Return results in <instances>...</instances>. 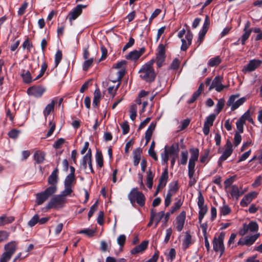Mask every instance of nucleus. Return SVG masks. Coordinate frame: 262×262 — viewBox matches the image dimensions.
<instances>
[{"label": "nucleus", "mask_w": 262, "mask_h": 262, "mask_svg": "<svg viewBox=\"0 0 262 262\" xmlns=\"http://www.w3.org/2000/svg\"><path fill=\"white\" fill-rule=\"evenodd\" d=\"M128 199L133 205L137 203L139 206L143 207L145 204V197L141 191H139L138 188H133L128 194Z\"/></svg>", "instance_id": "obj_1"}, {"label": "nucleus", "mask_w": 262, "mask_h": 262, "mask_svg": "<svg viewBox=\"0 0 262 262\" xmlns=\"http://www.w3.org/2000/svg\"><path fill=\"white\" fill-rule=\"evenodd\" d=\"M67 202V198H63L60 194L52 197L46 206L47 209H59L63 208Z\"/></svg>", "instance_id": "obj_2"}, {"label": "nucleus", "mask_w": 262, "mask_h": 262, "mask_svg": "<svg viewBox=\"0 0 262 262\" xmlns=\"http://www.w3.org/2000/svg\"><path fill=\"white\" fill-rule=\"evenodd\" d=\"M140 77L143 80L148 83H151L155 81L156 74L154 69H151L149 67L142 66L139 71Z\"/></svg>", "instance_id": "obj_3"}, {"label": "nucleus", "mask_w": 262, "mask_h": 262, "mask_svg": "<svg viewBox=\"0 0 262 262\" xmlns=\"http://www.w3.org/2000/svg\"><path fill=\"white\" fill-rule=\"evenodd\" d=\"M225 234L224 232L220 233L218 237L215 236L212 241L213 248L214 251L220 252V256H222L225 252V247L224 245V239Z\"/></svg>", "instance_id": "obj_4"}, {"label": "nucleus", "mask_w": 262, "mask_h": 262, "mask_svg": "<svg viewBox=\"0 0 262 262\" xmlns=\"http://www.w3.org/2000/svg\"><path fill=\"white\" fill-rule=\"evenodd\" d=\"M53 188L48 187L43 191L38 193L36 195V203L37 205H40L47 201L49 197L55 193Z\"/></svg>", "instance_id": "obj_5"}, {"label": "nucleus", "mask_w": 262, "mask_h": 262, "mask_svg": "<svg viewBox=\"0 0 262 262\" xmlns=\"http://www.w3.org/2000/svg\"><path fill=\"white\" fill-rule=\"evenodd\" d=\"M225 149L219 158V162H222L227 159L233 152V145L229 139H227L225 145Z\"/></svg>", "instance_id": "obj_6"}, {"label": "nucleus", "mask_w": 262, "mask_h": 262, "mask_svg": "<svg viewBox=\"0 0 262 262\" xmlns=\"http://www.w3.org/2000/svg\"><path fill=\"white\" fill-rule=\"evenodd\" d=\"M46 89L40 86H32L27 89L29 95H32L35 98H40L45 92Z\"/></svg>", "instance_id": "obj_7"}, {"label": "nucleus", "mask_w": 262, "mask_h": 262, "mask_svg": "<svg viewBox=\"0 0 262 262\" xmlns=\"http://www.w3.org/2000/svg\"><path fill=\"white\" fill-rule=\"evenodd\" d=\"M222 77L220 76H215L210 85L209 90L210 91L213 89H215L217 92H221L225 88H226V85L222 84Z\"/></svg>", "instance_id": "obj_8"}, {"label": "nucleus", "mask_w": 262, "mask_h": 262, "mask_svg": "<svg viewBox=\"0 0 262 262\" xmlns=\"http://www.w3.org/2000/svg\"><path fill=\"white\" fill-rule=\"evenodd\" d=\"M58 168H56L51 173V174L49 176L48 179V183L51 186L49 187L53 188V189H55V192H56L57 190V184L58 183Z\"/></svg>", "instance_id": "obj_9"}, {"label": "nucleus", "mask_w": 262, "mask_h": 262, "mask_svg": "<svg viewBox=\"0 0 262 262\" xmlns=\"http://www.w3.org/2000/svg\"><path fill=\"white\" fill-rule=\"evenodd\" d=\"M87 7L86 5H83L79 4L75 7L71 12L69 14L68 17L70 21L76 19L82 12V9L85 8Z\"/></svg>", "instance_id": "obj_10"}, {"label": "nucleus", "mask_w": 262, "mask_h": 262, "mask_svg": "<svg viewBox=\"0 0 262 262\" xmlns=\"http://www.w3.org/2000/svg\"><path fill=\"white\" fill-rule=\"evenodd\" d=\"M185 38L187 40V42L185 39L182 38L181 39L182 45L181 50L183 51H186L189 47L191 45L192 42L193 34L190 30H187L185 35Z\"/></svg>", "instance_id": "obj_11"}, {"label": "nucleus", "mask_w": 262, "mask_h": 262, "mask_svg": "<svg viewBox=\"0 0 262 262\" xmlns=\"http://www.w3.org/2000/svg\"><path fill=\"white\" fill-rule=\"evenodd\" d=\"M257 193L255 191L248 193L242 199L240 202V205L243 207H247L254 199L257 197Z\"/></svg>", "instance_id": "obj_12"}, {"label": "nucleus", "mask_w": 262, "mask_h": 262, "mask_svg": "<svg viewBox=\"0 0 262 262\" xmlns=\"http://www.w3.org/2000/svg\"><path fill=\"white\" fill-rule=\"evenodd\" d=\"M145 52V48L144 47L140 48L139 50H135L129 52V53L126 56V59L131 60H137Z\"/></svg>", "instance_id": "obj_13"}, {"label": "nucleus", "mask_w": 262, "mask_h": 262, "mask_svg": "<svg viewBox=\"0 0 262 262\" xmlns=\"http://www.w3.org/2000/svg\"><path fill=\"white\" fill-rule=\"evenodd\" d=\"M262 63V61L259 59H252L244 67L243 70L246 72H252L259 67Z\"/></svg>", "instance_id": "obj_14"}, {"label": "nucleus", "mask_w": 262, "mask_h": 262, "mask_svg": "<svg viewBox=\"0 0 262 262\" xmlns=\"http://www.w3.org/2000/svg\"><path fill=\"white\" fill-rule=\"evenodd\" d=\"M186 212L185 211H183L176 218V228L177 230L179 232L182 230L184 227V222L186 219Z\"/></svg>", "instance_id": "obj_15"}, {"label": "nucleus", "mask_w": 262, "mask_h": 262, "mask_svg": "<svg viewBox=\"0 0 262 262\" xmlns=\"http://www.w3.org/2000/svg\"><path fill=\"white\" fill-rule=\"evenodd\" d=\"M148 245V241H143L139 245L136 246L131 250V253L136 254L143 252L147 248Z\"/></svg>", "instance_id": "obj_16"}, {"label": "nucleus", "mask_w": 262, "mask_h": 262, "mask_svg": "<svg viewBox=\"0 0 262 262\" xmlns=\"http://www.w3.org/2000/svg\"><path fill=\"white\" fill-rule=\"evenodd\" d=\"M45 156L46 154L44 151L37 150L34 154V159L37 164H40L44 161Z\"/></svg>", "instance_id": "obj_17"}, {"label": "nucleus", "mask_w": 262, "mask_h": 262, "mask_svg": "<svg viewBox=\"0 0 262 262\" xmlns=\"http://www.w3.org/2000/svg\"><path fill=\"white\" fill-rule=\"evenodd\" d=\"M168 178V172L167 168H165L159 179V185H161L162 187L166 186Z\"/></svg>", "instance_id": "obj_18"}, {"label": "nucleus", "mask_w": 262, "mask_h": 262, "mask_svg": "<svg viewBox=\"0 0 262 262\" xmlns=\"http://www.w3.org/2000/svg\"><path fill=\"white\" fill-rule=\"evenodd\" d=\"M101 98V92L99 89L95 90L94 94V98L92 105L94 107H98L99 106Z\"/></svg>", "instance_id": "obj_19"}, {"label": "nucleus", "mask_w": 262, "mask_h": 262, "mask_svg": "<svg viewBox=\"0 0 262 262\" xmlns=\"http://www.w3.org/2000/svg\"><path fill=\"white\" fill-rule=\"evenodd\" d=\"M142 153V149L139 147L136 148L133 151L134 155V165L135 166L138 165L140 159H141V155Z\"/></svg>", "instance_id": "obj_20"}, {"label": "nucleus", "mask_w": 262, "mask_h": 262, "mask_svg": "<svg viewBox=\"0 0 262 262\" xmlns=\"http://www.w3.org/2000/svg\"><path fill=\"white\" fill-rule=\"evenodd\" d=\"M6 252L13 255L16 250V243L15 241H11L5 246Z\"/></svg>", "instance_id": "obj_21"}, {"label": "nucleus", "mask_w": 262, "mask_h": 262, "mask_svg": "<svg viewBox=\"0 0 262 262\" xmlns=\"http://www.w3.org/2000/svg\"><path fill=\"white\" fill-rule=\"evenodd\" d=\"M55 103L56 101L54 100H52L51 102L46 106L43 111L45 117H47L54 111Z\"/></svg>", "instance_id": "obj_22"}, {"label": "nucleus", "mask_w": 262, "mask_h": 262, "mask_svg": "<svg viewBox=\"0 0 262 262\" xmlns=\"http://www.w3.org/2000/svg\"><path fill=\"white\" fill-rule=\"evenodd\" d=\"M15 220V217L13 216H7L3 215L0 216V226H3L6 224L12 223Z\"/></svg>", "instance_id": "obj_23"}, {"label": "nucleus", "mask_w": 262, "mask_h": 262, "mask_svg": "<svg viewBox=\"0 0 262 262\" xmlns=\"http://www.w3.org/2000/svg\"><path fill=\"white\" fill-rule=\"evenodd\" d=\"M230 193L232 197L236 198V200H238L239 196L244 193L243 192L239 191L238 186L236 185H233L231 186V190Z\"/></svg>", "instance_id": "obj_24"}, {"label": "nucleus", "mask_w": 262, "mask_h": 262, "mask_svg": "<svg viewBox=\"0 0 262 262\" xmlns=\"http://www.w3.org/2000/svg\"><path fill=\"white\" fill-rule=\"evenodd\" d=\"M21 77L25 83H30L33 81L31 74L30 71L24 70L21 74Z\"/></svg>", "instance_id": "obj_25"}, {"label": "nucleus", "mask_w": 262, "mask_h": 262, "mask_svg": "<svg viewBox=\"0 0 262 262\" xmlns=\"http://www.w3.org/2000/svg\"><path fill=\"white\" fill-rule=\"evenodd\" d=\"M192 244L191 236L189 232L186 233L185 237L183 241V248L184 250L187 249Z\"/></svg>", "instance_id": "obj_26"}, {"label": "nucleus", "mask_w": 262, "mask_h": 262, "mask_svg": "<svg viewBox=\"0 0 262 262\" xmlns=\"http://www.w3.org/2000/svg\"><path fill=\"white\" fill-rule=\"evenodd\" d=\"M196 161H193L192 160H189L188 163V177L190 179H191L193 177L194 173V167L195 165Z\"/></svg>", "instance_id": "obj_27"}, {"label": "nucleus", "mask_w": 262, "mask_h": 262, "mask_svg": "<svg viewBox=\"0 0 262 262\" xmlns=\"http://www.w3.org/2000/svg\"><path fill=\"white\" fill-rule=\"evenodd\" d=\"M96 161L97 166L99 168H102L103 166V158L101 151L99 150H97L96 154Z\"/></svg>", "instance_id": "obj_28"}, {"label": "nucleus", "mask_w": 262, "mask_h": 262, "mask_svg": "<svg viewBox=\"0 0 262 262\" xmlns=\"http://www.w3.org/2000/svg\"><path fill=\"white\" fill-rule=\"evenodd\" d=\"M175 200L177 201L174 203L173 206L169 210L170 213H174L176 211L179 210L183 205V201H182L181 199L176 198Z\"/></svg>", "instance_id": "obj_29"}, {"label": "nucleus", "mask_w": 262, "mask_h": 262, "mask_svg": "<svg viewBox=\"0 0 262 262\" xmlns=\"http://www.w3.org/2000/svg\"><path fill=\"white\" fill-rule=\"evenodd\" d=\"M154 176V173H152L151 170L149 169L147 172V186L149 189H151L152 187Z\"/></svg>", "instance_id": "obj_30"}, {"label": "nucleus", "mask_w": 262, "mask_h": 262, "mask_svg": "<svg viewBox=\"0 0 262 262\" xmlns=\"http://www.w3.org/2000/svg\"><path fill=\"white\" fill-rule=\"evenodd\" d=\"M189 151L191 155L189 160L197 161L199 156V149L198 148H191Z\"/></svg>", "instance_id": "obj_31"}, {"label": "nucleus", "mask_w": 262, "mask_h": 262, "mask_svg": "<svg viewBox=\"0 0 262 262\" xmlns=\"http://www.w3.org/2000/svg\"><path fill=\"white\" fill-rule=\"evenodd\" d=\"M221 61L222 60L220 56H217L215 57L210 58L208 62V65L211 67H216L219 65Z\"/></svg>", "instance_id": "obj_32"}, {"label": "nucleus", "mask_w": 262, "mask_h": 262, "mask_svg": "<svg viewBox=\"0 0 262 262\" xmlns=\"http://www.w3.org/2000/svg\"><path fill=\"white\" fill-rule=\"evenodd\" d=\"M259 234H256L251 236H247L245 238L246 239V245L250 246L252 245L255 241L258 238Z\"/></svg>", "instance_id": "obj_33"}, {"label": "nucleus", "mask_w": 262, "mask_h": 262, "mask_svg": "<svg viewBox=\"0 0 262 262\" xmlns=\"http://www.w3.org/2000/svg\"><path fill=\"white\" fill-rule=\"evenodd\" d=\"M246 101V98L245 97H242L239 98L238 100L236 101L233 105H232L231 107V111H234L236 110L238 107H239L241 105H242L245 101Z\"/></svg>", "instance_id": "obj_34"}, {"label": "nucleus", "mask_w": 262, "mask_h": 262, "mask_svg": "<svg viewBox=\"0 0 262 262\" xmlns=\"http://www.w3.org/2000/svg\"><path fill=\"white\" fill-rule=\"evenodd\" d=\"M76 181L75 176L68 175L64 181V186H72Z\"/></svg>", "instance_id": "obj_35"}, {"label": "nucleus", "mask_w": 262, "mask_h": 262, "mask_svg": "<svg viewBox=\"0 0 262 262\" xmlns=\"http://www.w3.org/2000/svg\"><path fill=\"white\" fill-rule=\"evenodd\" d=\"M137 106L136 104H133L129 109L130 118L132 120L134 121L137 117Z\"/></svg>", "instance_id": "obj_36"}, {"label": "nucleus", "mask_w": 262, "mask_h": 262, "mask_svg": "<svg viewBox=\"0 0 262 262\" xmlns=\"http://www.w3.org/2000/svg\"><path fill=\"white\" fill-rule=\"evenodd\" d=\"M225 105V100L223 98L220 99L216 104V108L214 111L216 113L215 115H217L223 110Z\"/></svg>", "instance_id": "obj_37"}, {"label": "nucleus", "mask_w": 262, "mask_h": 262, "mask_svg": "<svg viewBox=\"0 0 262 262\" xmlns=\"http://www.w3.org/2000/svg\"><path fill=\"white\" fill-rule=\"evenodd\" d=\"M198 206L199 210L205 208V207H207V205H204V198L201 191H199V193Z\"/></svg>", "instance_id": "obj_38"}, {"label": "nucleus", "mask_w": 262, "mask_h": 262, "mask_svg": "<svg viewBox=\"0 0 262 262\" xmlns=\"http://www.w3.org/2000/svg\"><path fill=\"white\" fill-rule=\"evenodd\" d=\"M247 226L248 230L251 232H256L258 230V225L256 222L251 221Z\"/></svg>", "instance_id": "obj_39"}, {"label": "nucleus", "mask_w": 262, "mask_h": 262, "mask_svg": "<svg viewBox=\"0 0 262 262\" xmlns=\"http://www.w3.org/2000/svg\"><path fill=\"white\" fill-rule=\"evenodd\" d=\"M216 115L215 114H211L208 116L206 121L204 122V124L208 125L210 126H212L213 124V122L216 118Z\"/></svg>", "instance_id": "obj_40"}, {"label": "nucleus", "mask_w": 262, "mask_h": 262, "mask_svg": "<svg viewBox=\"0 0 262 262\" xmlns=\"http://www.w3.org/2000/svg\"><path fill=\"white\" fill-rule=\"evenodd\" d=\"M94 61V58H91L89 59L84 61L82 66V69L84 71H87L92 66Z\"/></svg>", "instance_id": "obj_41"}, {"label": "nucleus", "mask_w": 262, "mask_h": 262, "mask_svg": "<svg viewBox=\"0 0 262 262\" xmlns=\"http://www.w3.org/2000/svg\"><path fill=\"white\" fill-rule=\"evenodd\" d=\"M206 33H207L206 32H205L202 30H201L200 31L199 33L198 38L195 43V44L196 45V48H198L200 46V45L202 43Z\"/></svg>", "instance_id": "obj_42"}, {"label": "nucleus", "mask_w": 262, "mask_h": 262, "mask_svg": "<svg viewBox=\"0 0 262 262\" xmlns=\"http://www.w3.org/2000/svg\"><path fill=\"white\" fill-rule=\"evenodd\" d=\"M62 58V53L60 50H57L55 55V67H57Z\"/></svg>", "instance_id": "obj_43"}, {"label": "nucleus", "mask_w": 262, "mask_h": 262, "mask_svg": "<svg viewBox=\"0 0 262 262\" xmlns=\"http://www.w3.org/2000/svg\"><path fill=\"white\" fill-rule=\"evenodd\" d=\"M164 211H161L159 212L158 213H156V216L154 219V221H155V225L154 226L155 228H156L157 227V226L160 222L162 219L164 217Z\"/></svg>", "instance_id": "obj_44"}, {"label": "nucleus", "mask_w": 262, "mask_h": 262, "mask_svg": "<svg viewBox=\"0 0 262 262\" xmlns=\"http://www.w3.org/2000/svg\"><path fill=\"white\" fill-rule=\"evenodd\" d=\"M179 190V185L178 181L171 182L169 185L168 190L176 194Z\"/></svg>", "instance_id": "obj_45"}, {"label": "nucleus", "mask_w": 262, "mask_h": 262, "mask_svg": "<svg viewBox=\"0 0 262 262\" xmlns=\"http://www.w3.org/2000/svg\"><path fill=\"white\" fill-rule=\"evenodd\" d=\"M244 33L241 37V43L243 45L245 44L246 41L249 38L252 29H249V31H244Z\"/></svg>", "instance_id": "obj_46"}, {"label": "nucleus", "mask_w": 262, "mask_h": 262, "mask_svg": "<svg viewBox=\"0 0 262 262\" xmlns=\"http://www.w3.org/2000/svg\"><path fill=\"white\" fill-rule=\"evenodd\" d=\"M72 186H64V189L61 192L60 194L63 197L66 198L67 196L70 195L73 190Z\"/></svg>", "instance_id": "obj_47"}, {"label": "nucleus", "mask_w": 262, "mask_h": 262, "mask_svg": "<svg viewBox=\"0 0 262 262\" xmlns=\"http://www.w3.org/2000/svg\"><path fill=\"white\" fill-rule=\"evenodd\" d=\"M166 58V55H156V63L157 67L161 68Z\"/></svg>", "instance_id": "obj_48"}, {"label": "nucleus", "mask_w": 262, "mask_h": 262, "mask_svg": "<svg viewBox=\"0 0 262 262\" xmlns=\"http://www.w3.org/2000/svg\"><path fill=\"white\" fill-rule=\"evenodd\" d=\"M168 155V150L165 148L164 151L161 153L162 165H164L165 164H167L168 161L169 160Z\"/></svg>", "instance_id": "obj_49"}, {"label": "nucleus", "mask_w": 262, "mask_h": 262, "mask_svg": "<svg viewBox=\"0 0 262 262\" xmlns=\"http://www.w3.org/2000/svg\"><path fill=\"white\" fill-rule=\"evenodd\" d=\"M39 221V215L37 214H35L31 219L28 222V225L30 227L34 226Z\"/></svg>", "instance_id": "obj_50"}, {"label": "nucleus", "mask_w": 262, "mask_h": 262, "mask_svg": "<svg viewBox=\"0 0 262 262\" xmlns=\"http://www.w3.org/2000/svg\"><path fill=\"white\" fill-rule=\"evenodd\" d=\"M208 211V207H205V208L201 209L199 210V223H201L204 217V216L207 213Z\"/></svg>", "instance_id": "obj_51"}, {"label": "nucleus", "mask_w": 262, "mask_h": 262, "mask_svg": "<svg viewBox=\"0 0 262 262\" xmlns=\"http://www.w3.org/2000/svg\"><path fill=\"white\" fill-rule=\"evenodd\" d=\"M19 133V130L16 129H12L10 132H9L8 133V136L11 139H16L18 138Z\"/></svg>", "instance_id": "obj_52"}, {"label": "nucleus", "mask_w": 262, "mask_h": 262, "mask_svg": "<svg viewBox=\"0 0 262 262\" xmlns=\"http://www.w3.org/2000/svg\"><path fill=\"white\" fill-rule=\"evenodd\" d=\"M126 70L125 68L121 69L120 71L117 72V78L115 80H112L113 82H116L117 81H121L122 78L123 77L124 75L125 74Z\"/></svg>", "instance_id": "obj_53"}, {"label": "nucleus", "mask_w": 262, "mask_h": 262, "mask_svg": "<svg viewBox=\"0 0 262 262\" xmlns=\"http://www.w3.org/2000/svg\"><path fill=\"white\" fill-rule=\"evenodd\" d=\"M210 152V150L209 149H205L204 150V154L201 155L200 161L202 163H205L206 162H207V159L209 156Z\"/></svg>", "instance_id": "obj_54"}, {"label": "nucleus", "mask_w": 262, "mask_h": 262, "mask_svg": "<svg viewBox=\"0 0 262 262\" xmlns=\"http://www.w3.org/2000/svg\"><path fill=\"white\" fill-rule=\"evenodd\" d=\"M245 124L243 121L238 119L236 122V128L237 133L240 134L243 133L244 132V125Z\"/></svg>", "instance_id": "obj_55"}, {"label": "nucleus", "mask_w": 262, "mask_h": 262, "mask_svg": "<svg viewBox=\"0 0 262 262\" xmlns=\"http://www.w3.org/2000/svg\"><path fill=\"white\" fill-rule=\"evenodd\" d=\"M13 255L11 254L8 252H4L0 258V262H7L9 260Z\"/></svg>", "instance_id": "obj_56"}, {"label": "nucleus", "mask_w": 262, "mask_h": 262, "mask_svg": "<svg viewBox=\"0 0 262 262\" xmlns=\"http://www.w3.org/2000/svg\"><path fill=\"white\" fill-rule=\"evenodd\" d=\"M188 160V152L187 151H183L181 152V158L180 160V164L185 165L187 164Z\"/></svg>", "instance_id": "obj_57"}, {"label": "nucleus", "mask_w": 262, "mask_h": 262, "mask_svg": "<svg viewBox=\"0 0 262 262\" xmlns=\"http://www.w3.org/2000/svg\"><path fill=\"white\" fill-rule=\"evenodd\" d=\"M98 205V201H97L90 208L89 212L88 213V219H90L93 216L94 212L97 209Z\"/></svg>", "instance_id": "obj_58"}, {"label": "nucleus", "mask_w": 262, "mask_h": 262, "mask_svg": "<svg viewBox=\"0 0 262 262\" xmlns=\"http://www.w3.org/2000/svg\"><path fill=\"white\" fill-rule=\"evenodd\" d=\"M231 209L227 205H224L220 208V214L222 215H226L231 212Z\"/></svg>", "instance_id": "obj_59"}, {"label": "nucleus", "mask_w": 262, "mask_h": 262, "mask_svg": "<svg viewBox=\"0 0 262 262\" xmlns=\"http://www.w3.org/2000/svg\"><path fill=\"white\" fill-rule=\"evenodd\" d=\"M242 136L240 133L236 132L234 136V145L235 147H237L241 142Z\"/></svg>", "instance_id": "obj_60"}, {"label": "nucleus", "mask_w": 262, "mask_h": 262, "mask_svg": "<svg viewBox=\"0 0 262 262\" xmlns=\"http://www.w3.org/2000/svg\"><path fill=\"white\" fill-rule=\"evenodd\" d=\"M9 233L5 230H0V243L8 239Z\"/></svg>", "instance_id": "obj_61"}, {"label": "nucleus", "mask_w": 262, "mask_h": 262, "mask_svg": "<svg viewBox=\"0 0 262 262\" xmlns=\"http://www.w3.org/2000/svg\"><path fill=\"white\" fill-rule=\"evenodd\" d=\"M96 231L91 229H85L81 230L79 233H83L88 235L89 237L93 236L95 233Z\"/></svg>", "instance_id": "obj_62"}, {"label": "nucleus", "mask_w": 262, "mask_h": 262, "mask_svg": "<svg viewBox=\"0 0 262 262\" xmlns=\"http://www.w3.org/2000/svg\"><path fill=\"white\" fill-rule=\"evenodd\" d=\"M239 96V94L231 95L227 101V106L231 107L232 105H233V104L234 103L235 99L237 98Z\"/></svg>", "instance_id": "obj_63"}, {"label": "nucleus", "mask_w": 262, "mask_h": 262, "mask_svg": "<svg viewBox=\"0 0 262 262\" xmlns=\"http://www.w3.org/2000/svg\"><path fill=\"white\" fill-rule=\"evenodd\" d=\"M88 161H89V158H88L86 156H84L80 162V168L85 169L87 167Z\"/></svg>", "instance_id": "obj_64"}]
</instances>
